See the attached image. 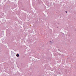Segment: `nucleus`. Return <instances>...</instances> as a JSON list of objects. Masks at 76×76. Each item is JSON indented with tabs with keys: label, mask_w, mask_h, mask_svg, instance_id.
Listing matches in <instances>:
<instances>
[{
	"label": "nucleus",
	"mask_w": 76,
	"mask_h": 76,
	"mask_svg": "<svg viewBox=\"0 0 76 76\" xmlns=\"http://www.w3.org/2000/svg\"><path fill=\"white\" fill-rule=\"evenodd\" d=\"M58 24H60V23H58Z\"/></svg>",
	"instance_id": "6"
},
{
	"label": "nucleus",
	"mask_w": 76,
	"mask_h": 76,
	"mask_svg": "<svg viewBox=\"0 0 76 76\" xmlns=\"http://www.w3.org/2000/svg\"><path fill=\"white\" fill-rule=\"evenodd\" d=\"M41 3V1L40 0H38V1L37 3L38 4H40Z\"/></svg>",
	"instance_id": "2"
},
{
	"label": "nucleus",
	"mask_w": 76,
	"mask_h": 76,
	"mask_svg": "<svg viewBox=\"0 0 76 76\" xmlns=\"http://www.w3.org/2000/svg\"><path fill=\"white\" fill-rule=\"evenodd\" d=\"M7 19H10V14H8V15L7 16Z\"/></svg>",
	"instance_id": "1"
},
{
	"label": "nucleus",
	"mask_w": 76,
	"mask_h": 76,
	"mask_svg": "<svg viewBox=\"0 0 76 76\" xmlns=\"http://www.w3.org/2000/svg\"><path fill=\"white\" fill-rule=\"evenodd\" d=\"M16 56L17 57H19V54H17L16 55Z\"/></svg>",
	"instance_id": "3"
},
{
	"label": "nucleus",
	"mask_w": 76,
	"mask_h": 76,
	"mask_svg": "<svg viewBox=\"0 0 76 76\" xmlns=\"http://www.w3.org/2000/svg\"><path fill=\"white\" fill-rule=\"evenodd\" d=\"M50 42H51V44H52V43H53V41L51 42V41H50Z\"/></svg>",
	"instance_id": "4"
},
{
	"label": "nucleus",
	"mask_w": 76,
	"mask_h": 76,
	"mask_svg": "<svg viewBox=\"0 0 76 76\" xmlns=\"http://www.w3.org/2000/svg\"><path fill=\"white\" fill-rule=\"evenodd\" d=\"M66 13H67V11L65 12Z\"/></svg>",
	"instance_id": "5"
}]
</instances>
